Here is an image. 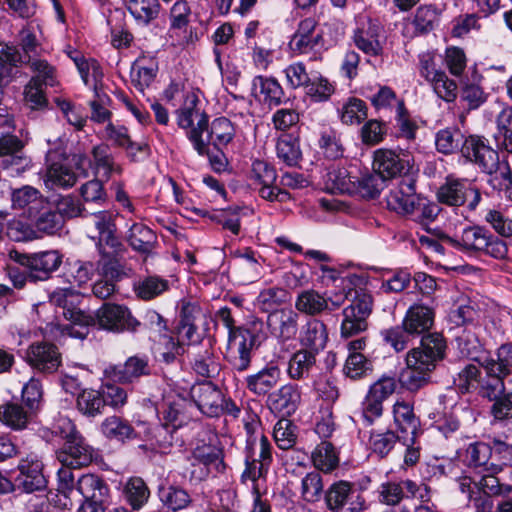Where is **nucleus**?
<instances>
[{
	"label": "nucleus",
	"mask_w": 512,
	"mask_h": 512,
	"mask_svg": "<svg viewBox=\"0 0 512 512\" xmlns=\"http://www.w3.org/2000/svg\"><path fill=\"white\" fill-rule=\"evenodd\" d=\"M50 303L62 309V315L71 325L60 327L63 335L84 339L88 334L89 325L93 322L91 314L76 307L79 295L70 288H58L49 296Z\"/></svg>",
	"instance_id": "obj_1"
},
{
	"label": "nucleus",
	"mask_w": 512,
	"mask_h": 512,
	"mask_svg": "<svg viewBox=\"0 0 512 512\" xmlns=\"http://www.w3.org/2000/svg\"><path fill=\"white\" fill-rule=\"evenodd\" d=\"M372 305L373 299L368 292L362 289L354 291L351 303L342 311L341 337H353L367 329V319L372 312Z\"/></svg>",
	"instance_id": "obj_2"
},
{
	"label": "nucleus",
	"mask_w": 512,
	"mask_h": 512,
	"mask_svg": "<svg viewBox=\"0 0 512 512\" xmlns=\"http://www.w3.org/2000/svg\"><path fill=\"white\" fill-rule=\"evenodd\" d=\"M177 119L181 128H190L188 138L195 150L200 155L206 153L207 143L202 139V134L208 129V116L200 107L198 98H186L183 106L178 110Z\"/></svg>",
	"instance_id": "obj_3"
},
{
	"label": "nucleus",
	"mask_w": 512,
	"mask_h": 512,
	"mask_svg": "<svg viewBox=\"0 0 512 512\" xmlns=\"http://www.w3.org/2000/svg\"><path fill=\"white\" fill-rule=\"evenodd\" d=\"M78 502L82 503L78 512H105L110 489L105 480L99 475L83 474L77 480Z\"/></svg>",
	"instance_id": "obj_4"
},
{
	"label": "nucleus",
	"mask_w": 512,
	"mask_h": 512,
	"mask_svg": "<svg viewBox=\"0 0 512 512\" xmlns=\"http://www.w3.org/2000/svg\"><path fill=\"white\" fill-rule=\"evenodd\" d=\"M446 343L439 333L422 337L419 347L411 349L406 355V364L431 374L436 364L444 358Z\"/></svg>",
	"instance_id": "obj_5"
},
{
	"label": "nucleus",
	"mask_w": 512,
	"mask_h": 512,
	"mask_svg": "<svg viewBox=\"0 0 512 512\" xmlns=\"http://www.w3.org/2000/svg\"><path fill=\"white\" fill-rule=\"evenodd\" d=\"M91 318L93 322L89 327L98 325L112 332H134L140 326V322L126 306L115 303H104Z\"/></svg>",
	"instance_id": "obj_6"
},
{
	"label": "nucleus",
	"mask_w": 512,
	"mask_h": 512,
	"mask_svg": "<svg viewBox=\"0 0 512 512\" xmlns=\"http://www.w3.org/2000/svg\"><path fill=\"white\" fill-rule=\"evenodd\" d=\"M437 199L449 206H461L467 203L469 210L473 211L481 201V193L477 187L466 180L447 179L438 189Z\"/></svg>",
	"instance_id": "obj_7"
},
{
	"label": "nucleus",
	"mask_w": 512,
	"mask_h": 512,
	"mask_svg": "<svg viewBox=\"0 0 512 512\" xmlns=\"http://www.w3.org/2000/svg\"><path fill=\"white\" fill-rule=\"evenodd\" d=\"M413 165V159L408 152L397 153L384 148L374 152V170L384 180L408 174Z\"/></svg>",
	"instance_id": "obj_8"
},
{
	"label": "nucleus",
	"mask_w": 512,
	"mask_h": 512,
	"mask_svg": "<svg viewBox=\"0 0 512 512\" xmlns=\"http://www.w3.org/2000/svg\"><path fill=\"white\" fill-rule=\"evenodd\" d=\"M322 33L317 30V21L308 17L300 21L293 34L289 49L294 55H316L319 48L323 45ZM313 58H316L314 56Z\"/></svg>",
	"instance_id": "obj_9"
},
{
	"label": "nucleus",
	"mask_w": 512,
	"mask_h": 512,
	"mask_svg": "<svg viewBox=\"0 0 512 512\" xmlns=\"http://www.w3.org/2000/svg\"><path fill=\"white\" fill-rule=\"evenodd\" d=\"M461 154L487 174H492L498 167L499 155L483 137H467L462 143Z\"/></svg>",
	"instance_id": "obj_10"
},
{
	"label": "nucleus",
	"mask_w": 512,
	"mask_h": 512,
	"mask_svg": "<svg viewBox=\"0 0 512 512\" xmlns=\"http://www.w3.org/2000/svg\"><path fill=\"white\" fill-rule=\"evenodd\" d=\"M255 336L247 329L239 328L228 337V355L234 369L239 372L249 368Z\"/></svg>",
	"instance_id": "obj_11"
},
{
	"label": "nucleus",
	"mask_w": 512,
	"mask_h": 512,
	"mask_svg": "<svg viewBox=\"0 0 512 512\" xmlns=\"http://www.w3.org/2000/svg\"><path fill=\"white\" fill-rule=\"evenodd\" d=\"M88 216L92 217V224L97 231V235H92L91 238L97 240L96 246L102 256L108 254L105 248L109 247L117 251L121 246L119 238L116 235L115 216L109 210L98 212H91L88 210Z\"/></svg>",
	"instance_id": "obj_12"
},
{
	"label": "nucleus",
	"mask_w": 512,
	"mask_h": 512,
	"mask_svg": "<svg viewBox=\"0 0 512 512\" xmlns=\"http://www.w3.org/2000/svg\"><path fill=\"white\" fill-rule=\"evenodd\" d=\"M299 319L300 316L296 310L284 307L269 313L266 324L270 334L278 341L284 343L297 336Z\"/></svg>",
	"instance_id": "obj_13"
},
{
	"label": "nucleus",
	"mask_w": 512,
	"mask_h": 512,
	"mask_svg": "<svg viewBox=\"0 0 512 512\" xmlns=\"http://www.w3.org/2000/svg\"><path fill=\"white\" fill-rule=\"evenodd\" d=\"M25 358L31 367L42 373H53L61 364L58 348L46 342L30 345Z\"/></svg>",
	"instance_id": "obj_14"
},
{
	"label": "nucleus",
	"mask_w": 512,
	"mask_h": 512,
	"mask_svg": "<svg viewBox=\"0 0 512 512\" xmlns=\"http://www.w3.org/2000/svg\"><path fill=\"white\" fill-rule=\"evenodd\" d=\"M56 457L63 466L77 469L91 463L93 449L80 435L71 441L64 442L56 452Z\"/></svg>",
	"instance_id": "obj_15"
},
{
	"label": "nucleus",
	"mask_w": 512,
	"mask_h": 512,
	"mask_svg": "<svg viewBox=\"0 0 512 512\" xmlns=\"http://www.w3.org/2000/svg\"><path fill=\"white\" fill-rule=\"evenodd\" d=\"M190 395L197 408L209 417H215L221 413L222 392L210 381L194 384Z\"/></svg>",
	"instance_id": "obj_16"
},
{
	"label": "nucleus",
	"mask_w": 512,
	"mask_h": 512,
	"mask_svg": "<svg viewBox=\"0 0 512 512\" xmlns=\"http://www.w3.org/2000/svg\"><path fill=\"white\" fill-rule=\"evenodd\" d=\"M418 200L415 182L408 178L403 179L396 187L390 190L387 196V206L398 214L411 215L415 212Z\"/></svg>",
	"instance_id": "obj_17"
},
{
	"label": "nucleus",
	"mask_w": 512,
	"mask_h": 512,
	"mask_svg": "<svg viewBox=\"0 0 512 512\" xmlns=\"http://www.w3.org/2000/svg\"><path fill=\"white\" fill-rule=\"evenodd\" d=\"M301 401V392L297 385L285 384L269 394L267 406L271 412L286 418L297 410Z\"/></svg>",
	"instance_id": "obj_18"
},
{
	"label": "nucleus",
	"mask_w": 512,
	"mask_h": 512,
	"mask_svg": "<svg viewBox=\"0 0 512 512\" xmlns=\"http://www.w3.org/2000/svg\"><path fill=\"white\" fill-rule=\"evenodd\" d=\"M18 469L19 474L15 478V483L25 492L31 493L46 486V479L42 472L43 464L36 456L21 460Z\"/></svg>",
	"instance_id": "obj_19"
},
{
	"label": "nucleus",
	"mask_w": 512,
	"mask_h": 512,
	"mask_svg": "<svg viewBox=\"0 0 512 512\" xmlns=\"http://www.w3.org/2000/svg\"><path fill=\"white\" fill-rule=\"evenodd\" d=\"M11 203L14 209L23 210L28 218L38 216L39 212L48 205L47 199L41 192L28 185L12 190Z\"/></svg>",
	"instance_id": "obj_20"
},
{
	"label": "nucleus",
	"mask_w": 512,
	"mask_h": 512,
	"mask_svg": "<svg viewBox=\"0 0 512 512\" xmlns=\"http://www.w3.org/2000/svg\"><path fill=\"white\" fill-rule=\"evenodd\" d=\"M438 11L434 5L419 6L412 19H406L402 34L408 39L432 31L438 22Z\"/></svg>",
	"instance_id": "obj_21"
},
{
	"label": "nucleus",
	"mask_w": 512,
	"mask_h": 512,
	"mask_svg": "<svg viewBox=\"0 0 512 512\" xmlns=\"http://www.w3.org/2000/svg\"><path fill=\"white\" fill-rule=\"evenodd\" d=\"M420 73L431 82L434 91L438 96L450 95L456 90V83L450 80L447 75L435 68L434 56L430 52H424L419 56Z\"/></svg>",
	"instance_id": "obj_22"
},
{
	"label": "nucleus",
	"mask_w": 512,
	"mask_h": 512,
	"mask_svg": "<svg viewBox=\"0 0 512 512\" xmlns=\"http://www.w3.org/2000/svg\"><path fill=\"white\" fill-rule=\"evenodd\" d=\"M29 65L37 75L26 85L24 96H44L49 93L47 91L48 87L57 84L55 70L44 60H32Z\"/></svg>",
	"instance_id": "obj_23"
},
{
	"label": "nucleus",
	"mask_w": 512,
	"mask_h": 512,
	"mask_svg": "<svg viewBox=\"0 0 512 512\" xmlns=\"http://www.w3.org/2000/svg\"><path fill=\"white\" fill-rule=\"evenodd\" d=\"M150 372L148 360L145 357H129L123 365L110 366L105 369V375L113 381L131 383Z\"/></svg>",
	"instance_id": "obj_24"
},
{
	"label": "nucleus",
	"mask_w": 512,
	"mask_h": 512,
	"mask_svg": "<svg viewBox=\"0 0 512 512\" xmlns=\"http://www.w3.org/2000/svg\"><path fill=\"white\" fill-rule=\"evenodd\" d=\"M62 263L61 255L55 251H43L31 254L28 277L31 281H43L50 277Z\"/></svg>",
	"instance_id": "obj_25"
},
{
	"label": "nucleus",
	"mask_w": 512,
	"mask_h": 512,
	"mask_svg": "<svg viewBox=\"0 0 512 512\" xmlns=\"http://www.w3.org/2000/svg\"><path fill=\"white\" fill-rule=\"evenodd\" d=\"M433 322V310L427 306L415 304L407 310L402 324L412 337H416L429 331Z\"/></svg>",
	"instance_id": "obj_26"
},
{
	"label": "nucleus",
	"mask_w": 512,
	"mask_h": 512,
	"mask_svg": "<svg viewBox=\"0 0 512 512\" xmlns=\"http://www.w3.org/2000/svg\"><path fill=\"white\" fill-rule=\"evenodd\" d=\"M297 313L317 316L329 309V299L314 289L302 290L294 302Z\"/></svg>",
	"instance_id": "obj_27"
},
{
	"label": "nucleus",
	"mask_w": 512,
	"mask_h": 512,
	"mask_svg": "<svg viewBox=\"0 0 512 512\" xmlns=\"http://www.w3.org/2000/svg\"><path fill=\"white\" fill-rule=\"evenodd\" d=\"M57 484L56 504L64 509H71L78 502L77 481L71 467L59 469Z\"/></svg>",
	"instance_id": "obj_28"
},
{
	"label": "nucleus",
	"mask_w": 512,
	"mask_h": 512,
	"mask_svg": "<svg viewBox=\"0 0 512 512\" xmlns=\"http://www.w3.org/2000/svg\"><path fill=\"white\" fill-rule=\"evenodd\" d=\"M299 340L309 351L318 352L324 349L328 340L326 325L319 319L308 320L300 331Z\"/></svg>",
	"instance_id": "obj_29"
},
{
	"label": "nucleus",
	"mask_w": 512,
	"mask_h": 512,
	"mask_svg": "<svg viewBox=\"0 0 512 512\" xmlns=\"http://www.w3.org/2000/svg\"><path fill=\"white\" fill-rule=\"evenodd\" d=\"M281 376L277 366H268L246 378L247 389L255 395H265L279 382Z\"/></svg>",
	"instance_id": "obj_30"
},
{
	"label": "nucleus",
	"mask_w": 512,
	"mask_h": 512,
	"mask_svg": "<svg viewBox=\"0 0 512 512\" xmlns=\"http://www.w3.org/2000/svg\"><path fill=\"white\" fill-rule=\"evenodd\" d=\"M381 28L379 25L369 22L367 26L359 28L354 35V42L358 49L367 55L378 56L383 47L379 40Z\"/></svg>",
	"instance_id": "obj_31"
},
{
	"label": "nucleus",
	"mask_w": 512,
	"mask_h": 512,
	"mask_svg": "<svg viewBox=\"0 0 512 512\" xmlns=\"http://www.w3.org/2000/svg\"><path fill=\"white\" fill-rule=\"evenodd\" d=\"M95 174L101 179L109 180L115 174L122 173V167L116 163L107 145L101 144L92 149Z\"/></svg>",
	"instance_id": "obj_32"
},
{
	"label": "nucleus",
	"mask_w": 512,
	"mask_h": 512,
	"mask_svg": "<svg viewBox=\"0 0 512 512\" xmlns=\"http://www.w3.org/2000/svg\"><path fill=\"white\" fill-rule=\"evenodd\" d=\"M492 454L490 445L484 442L470 443L464 453L463 461L469 466L474 468H483L484 471H492L498 473L501 468L497 465L491 464L488 467V462Z\"/></svg>",
	"instance_id": "obj_33"
},
{
	"label": "nucleus",
	"mask_w": 512,
	"mask_h": 512,
	"mask_svg": "<svg viewBox=\"0 0 512 512\" xmlns=\"http://www.w3.org/2000/svg\"><path fill=\"white\" fill-rule=\"evenodd\" d=\"M290 301L289 292L281 287H268L261 290L254 301V306L264 313H272Z\"/></svg>",
	"instance_id": "obj_34"
},
{
	"label": "nucleus",
	"mask_w": 512,
	"mask_h": 512,
	"mask_svg": "<svg viewBox=\"0 0 512 512\" xmlns=\"http://www.w3.org/2000/svg\"><path fill=\"white\" fill-rule=\"evenodd\" d=\"M34 413L25 410L17 403H7L0 406V421L13 430H22L27 427Z\"/></svg>",
	"instance_id": "obj_35"
},
{
	"label": "nucleus",
	"mask_w": 512,
	"mask_h": 512,
	"mask_svg": "<svg viewBox=\"0 0 512 512\" xmlns=\"http://www.w3.org/2000/svg\"><path fill=\"white\" fill-rule=\"evenodd\" d=\"M100 427L103 435L111 440L124 442L137 437L130 423L116 415L105 418Z\"/></svg>",
	"instance_id": "obj_36"
},
{
	"label": "nucleus",
	"mask_w": 512,
	"mask_h": 512,
	"mask_svg": "<svg viewBox=\"0 0 512 512\" xmlns=\"http://www.w3.org/2000/svg\"><path fill=\"white\" fill-rule=\"evenodd\" d=\"M129 245L141 253H150L156 242L155 233L142 223H133L126 234Z\"/></svg>",
	"instance_id": "obj_37"
},
{
	"label": "nucleus",
	"mask_w": 512,
	"mask_h": 512,
	"mask_svg": "<svg viewBox=\"0 0 512 512\" xmlns=\"http://www.w3.org/2000/svg\"><path fill=\"white\" fill-rule=\"evenodd\" d=\"M393 418L397 428L406 434L415 436L419 427V419L414 414L413 406L403 400H398L393 405Z\"/></svg>",
	"instance_id": "obj_38"
},
{
	"label": "nucleus",
	"mask_w": 512,
	"mask_h": 512,
	"mask_svg": "<svg viewBox=\"0 0 512 512\" xmlns=\"http://www.w3.org/2000/svg\"><path fill=\"white\" fill-rule=\"evenodd\" d=\"M157 70V63L153 59L139 58L133 63L132 83L139 93H144V89L153 82Z\"/></svg>",
	"instance_id": "obj_39"
},
{
	"label": "nucleus",
	"mask_w": 512,
	"mask_h": 512,
	"mask_svg": "<svg viewBox=\"0 0 512 512\" xmlns=\"http://www.w3.org/2000/svg\"><path fill=\"white\" fill-rule=\"evenodd\" d=\"M489 231L481 226H472L465 228L459 240H451L455 247H460L466 251H481L487 245Z\"/></svg>",
	"instance_id": "obj_40"
},
{
	"label": "nucleus",
	"mask_w": 512,
	"mask_h": 512,
	"mask_svg": "<svg viewBox=\"0 0 512 512\" xmlns=\"http://www.w3.org/2000/svg\"><path fill=\"white\" fill-rule=\"evenodd\" d=\"M316 363L315 353L307 349L295 352L289 362L287 373L293 380H301L308 377Z\"/></svg>",
	"instance_id": "obj_41"
},
{
	"label": "nucleus",
	"mask_w": 512,
	"mask_h": 512,
	"mask_svg": "<svg viewBox=\"0 0 512 512\" xmlns=\"http://www.w3.org/2000/svg\"><path fill=\"white\" fill-rule=\"evenodd\" d=\"M101 390L83 389L77 396V408L87 417H96L103 413L105 399Z\"/></svg>",
	"instance_id": "obj_42"
},
{
	"label": "nucleus",
	"mask_w": 512,
	"mask_h": 512,
	"mask_svg": "<svg viewBox=\"0 0 512 512\" xmlns=\"http://www.w3.org/2000/svg\"><path fill=\"white\" fill-rule=\"evenodd\" d=\"M485 370L505 375L512 373V343H504L495 351V357H489L482 363Z\"/></svg>",
	"instance_id": "obj_43"
},
{
	"label": "nucleus",
	"mask_w": 512,
	"mask_h": 512,
	"mask_svg": "<svg viewBox=\"0 0 512 512\" xmlns=\"http://www.w3.org/2000/svg\"><path fill=\"white\" fill-rule=\"evenodd\" d=\"M159 499L173 512L184 510L192 503L190 494L184 488L174 485L160 488Z\"/></svg>",
	"instance_id": "obj_44"
},
{
	"label": "nucleus",
	"mask_w": 512,
	"mask_h": 512,
	"mask_svg": "<svg viewBox=\"0 0 512 512\" xmlns=\"http://www.w3.org/2000/svg\"><path fill=\"white\" fill-rule=\"evenodd\" d=\"M192 460L209 469L214 467L217 471L225 468L222 449L212 444L197 445L192 451Z\"/></svg>",
	"instance_id": "obj_45"
},
{
	"label": "nucleus",
	"mask_w": 512,
	"mask_h": 512,
	"mask_svg": "<svg viewBox=\"0 0 512 512\" xmlns=\"http://www.w3.org/2000/svg\"><path fill=\"white\" fill-rule=\"evenodd\" d=\"M84 84L92 87L95 96H107L102 84V70L99 63L95 59H88L85 63H81L77 69Z\"/></svg>",
	"instance_id": "obj_46"
},
{
	"label": "nucleus",
	"mask_w": 512,
	"mask_h": 512,
	"mask_svg": "<svg viewBox=\"0 0 512 512\" xmlns=\"http://www.w3.org/2000/svg\"><path fill=\"white\" fill-rule=\"evenodd\" d=\"M277 157L287 166H296L301 159V150L297 138L281 134L276 144Z\"/></svg>",
	"instance_id": "obj_47"
},
{
	"label": "nucleus",
	"mask_w": 512,
	"mask_h": 512,
	"mask_svg": "<svg viewBox=\"0 0 512 512\" xmlns=\"http://www.w3.org/2000/svg\"><path fill=\"white\" fill-rule=\"evenodd\" d=\"M127 8L138 23L147 25L157 18L160 4L158 0H129Z\"/></svg>",
	"instance_id": "obj_48"
},
{
	"label": "nucleus",
	"mask_w": 512,
	"mask_h": 512,
	"mask_svg": "<svg viewBox=\"0 0 512 512\" xmlns=\"http://www.w3.org/2000/svg\"><path fill=\"white\" fill-rule=\"evenodd\" d=\"M77 182V175L63 164L54 163L46 173L45 184L48 188H69Z\"/></svg>",
	"instance_id": "obj_49"
},
{
	"label": "nucleus",
	"mask_w": 512,
	"mask_h": 512,
	"mask_svg": "<svg viewBox=\"0 0 512 512\" xmlns=\"http://www.w3.org/2000/svg\"><path fill=\"white\" fill-rule=\"evenodd\" d=\"M314 466L324 472H330L338 466L339 458L330 442L323 441L312 453Z\"/></svg>",
	"instance_id": "obj_50"
},
{
	"label": "nucleus",
	"mask_w": 512,
	"mask_h": 512,
	"mask_svg": "<svg viewBox=\"0 0 512 512\" xmlns=\"http://www.w3.org/2000/svg\"><path fill=\"white\" fill-rule=\"evenodd\" d=\"M355 191L362 198L375 199L377 198L384 188V179L378 174H365L355 178L354 181Z\"/></svg>",
	"instance_id": "obj_51"
},
{
	"label": "nucleus",
	"mask_w": 512,
	"mask_h": 512,
	"mask_svg": "<svg viewBox=\"0 0 512 512\" xmlns=\"http://www.w3.org/2000/svg\"><path fill=\"white\" fill-rule=\"evenodd\" d=\"M169 287L168 281L158 276H148L134 285L136 295L142 300H151Z\"/></svg>",
	"instance_id": "obj_52"
},
{
	"label": "nucleus",
	"mask_w": 512,
	"mask_h": 512,
	"mask_svg": "<svg viewBox=\"0 0 512 512\" xmlns=\"http://www.w3.org/2000/svg\"><path fill=\"white\" fill-rule=\"evenodd\" d=\"M127 502L134 510L141 509L148 501L150 492L145 482L138 477L129 479L124 488Z\"/></svg>",
	"instance_id": "obj_53"
},
{
	"label": "nucleus",
	"mask_w": 512,
	"mask_h": 512,
	"mask_svg": "<svg viewBox=\"0 0 512 512\" xmlns=\"http://www.w3.org/2000/svg\"><path fill=\"white\" fill-rule=\"evenodd\" d=\"M247 455L252 461H258L269 466L272 460L271 445L268 438L261 434L260 436H249L246 446Z\"/></svg>",
	"instance_id": "obj_54"
},
{
	"label": "nucleus",
	"mask_w": 512,
	"mask_h": 512,
	"mask_svg": "<svg viewBox=\"0 0 512 512\" xmlns=\"http://www.w3.org/2000/svg\"><path fill=\"white\" fill-rule=\"evenodd\" d=\"M499 145L512 154V107L504 108L497 116V134Z\"/></svg>",
	"instance_id": "obj_55"
},
{
	"label": "nucleus",
	"mask_w": 512,
	"mask_h": 512,
	"mask_svg": "<svg viewBox=\"0 0 512 512\" xmlns=\"http://www.w3.org/2000/svg\"><path fill=\"white\" fill-rule=\"evenodd\" d=\"M35 220L37 234H54L62 227V217L49 208V204L39 212L38 216L30 217Z\"/></svg>",
	"instance_id": "obj_56"
},
{
	"label": "nucleus",
	"mask_w": 512,
	"mask_h": 512,
	"mask_svg": "<svg viewBox=\"0 0 512 512\" xmlns=\"http://www.w3.org/2000/svg\"><path fill=\"white\" fill-rule=\"evenodd\" d=\"M430 373L408 366L402 369L399 375V382L403 388L410 392H416L430 381Z\"/></svg>",
	"instance_id": "obj_57"
},
{
	"label": "nucleus",
	"mask_w": 512,
	"mask_h": 512,
	"mask_svg": "<svg viewBox=\"0 0 512 512\" xmlns=\"http://www.w3.org/2000/svg\"><path fill=\"white\" fill-rule=\"evenodd\" d=\"M485 372L486 377L479 381V394L492 401L505 392L504 379L506 376L489 370H485Z\"/></svg>",
	"instance_id": "obj_58"
},
{
	"label": "nucleus",
	"mask_w": 512,
	"mask_h": 512,
	"mask_svg": "<svg viewBox=\"0 0 512 512\" xmlns=\"http://www.w3.org/2000/svg\"><path fill=\"white\" fill-rule=\"evenodd\" d=\"M234 127L230 120L219 117L213 120L209 138L216 148L226 146L234 137Z\"/></svg>",
	"instance_id": "obj_59"
},
{
	"label": "nucleus",
	"mask_w": 512,
	"mask_h": 512,
	"mask_svg": "<svg viewBox=\"0 0 512 512\" xmlns=\"http://www.w3.org/2000/svg\"><path fill=\"white\" fill-rule=\"evenodd\" d=\"M464 140V136L459 129L446 128L436 134L435 145L440 153L451 154L458 150Z\"/></svg>",
	"instance_id": "obj_60"
},
{
	"label": "nucleus",
	"mask_w": 512,
	"mask_h": 512,
	"mask_svg": "<svg viewBox=\"0 0 512 512\" xmlns=\"http://www.w3.org/2000/svg\"><path fill=\"white\" fill-rule=\"evenodd\" d=\"M340 118L343 124H359L367 118V106L359 98H350L340 110Z\"/></svg>",
	"instance_id": "obj_61"
},
{
	"label": "nucleus",
	"mask_w": 512,
	"mask_h": 512,
	"mask_svg": "<svg viewBox=\"0 0 512 512\" xmlns=\"http://www.w3.org/2000/svg\"><path fill=\"white\" fill-rule=\"evenodd\" d=\"M351 492V486L346 481L332 484L325 494L326 505L329 510L338 512L346 503Z\"/></svg>",
	"instance_id": "obj_62"
},
{
	"label": "nucleus",
	"mask_w": 512,
	"mask_h": 512,
	"mask_svg": "<svg viewBox=\"0 0 512 512\" xmlns=\"http://www.w3.org/2000/svg\"><path fill=\"white\" fill-rule=\"evenodd\" d=\"M491 473L484 474L478 480V491L490 495L492 497H499L512 494V485L507 483H501L500 480L495 477L492 471Z\"/></svg>",
	"instance_id": "obj_63"
},
{
	"label": "nucleus",
	"mask_w": 512,
	"mask_h": 512,
	"mask_svg": "<svg viewBox=\"0 0 512 512\" xmlns=\"http://www.w3.org/2000/svg\"><path fill=\"white\" fill-rule=\"evenodd\" d=\"M295 425L287 418H281L274 427V440L282 450L293 447L296 443Z\"/></svg>",
	"instance_id": "obj_64"
}]
</instances>
